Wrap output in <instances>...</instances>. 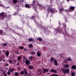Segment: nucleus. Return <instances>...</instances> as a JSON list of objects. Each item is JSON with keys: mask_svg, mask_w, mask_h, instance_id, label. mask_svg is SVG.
<instances>
[{"mask_svg": "<svg viewBox=\"0 0 76 76\" xmlns=\"http://www.w3.org/2000/svg\"><path fill=\"white\" fill-rule=\"evenodd\" d=\"M0 16L1 17H3L4 16V12H1V13Z\"/></svg>", "mask_w": 76, "mask_h": 76, "instance_id": "obj_9", "label": "nucleus"}, {"mask_svg": "<svg viewBox=\"0 0 76 76\" xmlns=\"http://www.w3.org/2000/svg\"><path fill=\"white\" fill-rule=\"evenodd\" d=\"M28 68L29 69H33L34 67H33V66L31 65H30V66H29Z\"/></svg>", "mask_w": 76, "mask_h": 76, "instance_id": "obj_16", "label": "nucleus"}, {"mask_svg": "<svg viewBox=\"0 0 76 76\" xmlns=\"http://www.w3.org/2000/svg\"><path fill=\"white\" fill-rule=\"evenodd\" d=\"M61 70H62L63 72H64V73H68L69 72V69H64L63 70V69L61 68Z\"/></svg>", "mask_w": 76, "mask_h": 76, "instance_id": "obj_2", "label": "nucleus"}, {"mask_svg": "<svg viewBox=\"0 0 76 76\" xmlns=\"http://www.w3.org/2000/svg\"><path fill=\"white\" fill-rule=\"evenodd\" d=\"M9 66V64H5V66Z\"/></svg>", "mask_w": 76, "mask_h": 76, "instance_id": "obj_36", "label": "nucleus"}, {"mask_svg": "<svg viewBox=\"0 0 76 76\" xmlns=\"http://www.w3.org/2000/svg\"><path fill=\"white\" fill-rule=\"evenodd\" d=\"M31 54L32 55H35V54H36V53L34 52H32L31 53Z\"/></svg>", "mask_w": 76, "mask_h": 76, "instance_id": "obj_20", "label": "nucleus"}, {"mask_svg": "<svg viewBox=\"0 0 76 76\" xmlns=\"http://www.w3.org/2000/svg\"><path fill=\"white\" fill-rule=\"evenodd\" d=\"M3 61H5V60L4 59V60H3Z\"/></svg>", "mask_w": 76, "mask_h": 76, "instance_id": "obj_49", "label": "nucleus"}, {"mask_svg": "<svg viewBox=\"0 0 76 76\" xmlns=\"http://www.w3.org/2000/svg\"><path fill=\"white\" fill-rule=\"evenodd\" d=\"M25 63L26 65H28L30 63V61L28 60H26Z\"/></svg>", "mask_w": 76, "mask_h": 76, "instance_id": "obj_4", "label": "nucleus"}, {"mask_svg": "<svg viewBox=\"0 0 76 76\" xmlns=\"http://www.w3.org/2000/svg\"><path fill=\"white\" fill-rule=\"evenodd\" d=\"M20 74H21V75H23V74H25V76H26V75H28V73L27 72H26V69H25L23 71L20 72Z\"/></svg>", "mask_w": 76, "mask_h": 76, "instance_id": "obj_1", "label": "nucleus"}, {"mask_svg": "<svg viewBox=\"0 0 76 76\" xmlns=\"http://www.w3.org/2000/svg\"><path fill=\"white\" fill-rule=\"evenodd\" d=\"M31 58H32V56H30L29 57V59L30 60H31Z\"/></svg>", "mask_w": 76, "mask_h": 76, "instance_id": "obj_33", "label": "nucleus"}, {"mask_svg": "<svg viewBox=\"0 0 76 76\" xmlns=\"http://www.w3.org/2000/svg\"><path fill=\"white\" fill-rule=\"evenodd\" d=\"M76 65H75V66H73L72 67V69H76Z\"/></svg>", "mask_w": 76, "mask_h": 76, "instance_id": "obj_17", "label": "nucleus"}, {"mask_svg": "<svg viewBox=\"0 0 76 76\" xmlns=\"http://www.w3.org/2000/svg\"><path fill=\"white\" fill-rule=\"evenodd\" d=\"M7 69H8V68H7Z\"/></svg>", "mask_w": 76, "mask_h": 76, "instance_id": "obj_55", "label": "nucleus"}, {"mask_svg": "<svg viewBox=\"0 0 76 76\" xmlns=\"http://www.w3.org/2000/svg\"><path fill=\"white\" fill-rule=\"evenodd\" d=\"M7 74L8 75H10V71L7 72Z\"/></svg>", "mask_w": 76, "mask_h": 76, "instance_id": "obj_22", "label": "nucleus"}, {"mask_svg": "<svg viewBox=\"0 0 76 76\" xmlns=\"http://www.w3.org/2000/svg\"><path fill=\"white\" fill-rule=\"evenodd\" d=\"M37 55L38 57H40L41 54L40 53H39V52H38L37 53Z\"/></svg>", "mask_w": 76, "mask_h": 76, "instance_id": "obj_15", "label": "nucleus"}, {"mask_svg": "<svg viewBox=\"0 0 76 76\" xmlns=\"http://www.w3.org/2000/svg\"><path fill=\"white\" fill-rule=\"evenodd\" d=\"M29 41H33V40L32 39H28Z\"/></svg>", "mask_w": 76, "mask_h": 76, "instance_id": "obj_27", "label": "nucleus"}, {"mask_svg": "<svg viewBox=\"0 0 76 76\" xmlns=\"http://www.w3.org/2000/svg\"><path fill=\"white\" fill-rule=\"evenodd\" d=\"M32 18L33 19H34V16H32Z\"/></svg>", "mask_w": 76, "mask_h": 76, "instance_id": "obj_45", "label": "nucleus"}, {"mask_svg": "<svg viewBox=\"0 0 76 76\" xmlns=\"http://www.w3.org/2000/svg\"><path fill=\"white\" fill-rule=\"evenodd\" d=\"M31 73L29 72L28 74V76H31Z\"/></svg>", "mask_w": 76, "mask_h": 76, "instance_id": "obj_38", "label": "nucleus"}, {"mask_svg": "<svg viewBox=\"0 0 76 76\" xmlns=\"http://www.w3.org/2000/svg\"><path fill=\"white\" fill-rule=\"evenodd\" d=\"M48 71H49V70L48 69H43V73H45V72H48Z\"/></svg>", "mask_w": 76, "mask_h": 76, "instance_id": "obj_5", "label": "nucleus"}, {"mask_svg": "<svg viewBox=\"0 0 76 76\" xmlns=\"http://www.w3.org/2000/svg\"><path fill=\"white\" fill-rule=\"evenodd\" d=\"M13 2L14 3H17V1L16 0H13Z\"/></svg>", "mask_w": 76, "mask_h": 76, "instance_id": "obj_26", "label": "nucleus"}, {"mask_svg": "<svg viewBox=\"0 0 76 76\" xmlns=\"http://www.w3.org/2000/svg\"><path fill=\"white\" fill-rule=\"evenodd\" d=\"M48 10H49V11H50V12H54L55 10L54 9H50L48 8Z\"/></svg>", "mask_w": 76, "mask_h": 76, "instance_id": "obj_3", "label": "nucleus"}, {"mask_svg": "<svg viewBox=\"0 0 76 76\" xmlns=\"http://www.w3.org/2000/svg\"><path fill=\"white\" fill-rule=\"evenodd\" d=\"M9 53L8 52H7L5 53V55H6V57H7L9 56Z\"/></svg>", "mask_w": 76, "mask_h": 76, "instance_id": "obj_12", "label": "nucleus"}, {"mask_svg": "<svg viewBox=\"0 0 76 76\" xmlns=\"http://www.w3.org/2000/svg\"><path fill=\"white\" fill-rule=\"evenodd\" d=\"M41 70L40 71H38V74H40V73H41Z\"/></svg>", "mask_w": 76, "mask_h": 76, "instance_id": "obj_37", "label": "nucleus"}, {"mask_svg": "<svg viewBox=\"0 0 76 76\" xmlns=\"http://www.w3.org/2000/svg\"><path fill=\"white\" fill-rule=\"evenodd\" d=\"M34 4H35V1H33V3L32 4V5L33 6L34 9H35V8H34V6H35Z\"/></svg>", "mask_w": 76, "mask_h": 76, "instance_id": "obj_19", "label": "nucleus"}, {"mask_svg": "<svg viewBox=\"0 0 76 76\" xmlns=\"http://www.w3.org/2000/svg\"><path fill=\"white\" fill-rule=\"evenodd\" d=\"M1 59H0V61H1Z\"/></svg>", "mask_w": 76, "mask_h": 76, "instance_id": "obj_53", "label": "nucleus"}, {"mask_svg": "<svg viewBox=\"0 0 76 76\" xmlns=\"http://www.w3.org/2000/svg\"><path fill=\"white\" fill-rule=\"evenodd\" d=\"M64 62H65V63H67V62L66 61V60H64Z\"/></svg>", "mask_w": 76, "mask_h": 76, "instance_id": "obj_43", "label": "nucleus"}, {"mask_svg": "<svg viewBox=\"0 0 76 76\" xmlns=\"http://www.w3.org/2000/svg\"><path fill=\"white\" fill-rule=\"evenodd\" d=\"M19 64L18 63L17 64V66H18V65H19Z\"/></svg>", "mask_w": 76, "mask_h": 76, "instance_id": "obj_44", "label": "nucleus"}, {"mask_svg": "<svg viewBox=\"0 0 76 76\" xmlns=\"http://www.w3.org/2000/svg\"><path fill=\"white\" fill-rule=\"evenodd\" d=\"M26 7L27 8H31V7L29 6V5L28 4H26L25 5Z\"/></svg>", "mask_w": 76, "mask_h": 76, "instance_id": "obj_10", "label": "nucleus"}, {"mask_svg": "<svg viewBox=\"0 0 76 76\" xmlns=\"http://www.w3.org/2000/svg\"><path fill=\"white\" fill-rule=\"evenodd\" d=\"M19 73L18 72H15V76H18L19 75Z\"/></svg>", "mask_w": 76, "mask_h": 76, "instance_id": "obj_21", "label": "nucleus"}, {"mask_svg": "<svg viewBox=\"0 0 76 76\" xmlns=\"http://www.w3.org/2000/svg\"><path fill=\"white\" fill-rule=\"evenodd\" d=\"M67 60L68 61H70L71 60V59L70 58H67Z\"/></svg>", "mask_w": 76, "mask_h": 76, "instance_id": "obj_31", "label": "nucleus"}, {"mask_svg": "<svg viewBox=\"0 0 76 76\" xmlns=\"http://www.w3.org/2000/svg\"><path fill=\"white\" fill-rule=\"evenodd\" d=\"M59 29H60L59 28H57L56 31H59Z\"/></svg>", "mask_w": 76, "mask_h": 76, "instance_id": "obj_41", "label": "nucleus"}, {"mask_svg": "<svg viewBox=\"0 0 76 76\" xmlns=\"http://www.w3.org/2000/svg\"><path fill=\"white\" fill-rule=\"evenodd\" d=\"M54 64L56 66H57V61L56 60L54 61Z\"/></svg>", "mask_w": 76, "mask_h": 76, "instance_id": "obj_7", "label": "nucleus"}, {"mask_svg": "<svg viewBox=\"0 0 76 76\" xmlns=\"http://www.w3.org/2000/svg\"><path fill=\"white\" fill-rule=\"evenodd\" d=\"M1 64H2V63H1Z\"/></svg>", "mask_w": 76, "mask_h": 76, "instance_id": "obj_56", "label": "nucleus"}, {"mask_svg": "<svg viewBox=\"0 0 76 76\" xmlns=\"http://www.w3.org/2000/svg\"><path fill=\"white\" fill-rule=\"evenodd\" d=\"M50 72H54L55 73H57V70H56L51 69L50 70Z\"/></svg>", "mask_w": 76, "mask_h": 76, "instance_id": "obj_6", "label": "nucleus"}, {"mask_svg": "<svg viewBox=\"0 0 76 76\" xmlns=\"http://www.w3.org/2000/svg\"><path fill=\"white\" fill-rule=\"evenodd\" d=\"M70 9H69L68 10H65V12H66V13H68V12H70Z\"/></svg>", "mask_w": 76, "mask_h": 76, "instance_id": "obj_14", "label": "nucleus"}, {"mask_svg": "<svg viewBox=\"0 0 76 76\" xmlns=\"http://www.w3.org/2000/svg\"><path fill=\"white\" fill-rule=\"evenodd\" d=\"M16 14H17V13L16 12H15V14H14V15H16Z\"/></svg>", "mask_w": 76, "mask_h": 76, "instance_id": "obj_40", "label": "nucleus"}, {"mask_svg": "<svg viewBox=\"0 0 76 76\" xmlns=\"http://www.w3.org/2000/svg\"><path fill=\"white\" fill-rule=\"evenodd\" d=\"M18 70H19L20 71V70H21V69H20V68H17Z\"/></svg>", "mask_w": 76, "mask_h": 76, "instance_id": "obj_32", "label": "nucleus"}, {"mask_svg": "<svg viewBox=\"0 0 76 76\" xmlns=\"http://www.w3.org/2000/svg\"><path fill=\"white\" fill-rule=\"evenodd\" d=\"M67 1H69L70 0H66Z\"/></svg>", "mask_w": 76, "mask_h": 76, "instance_id": "obj_48", "label": "nucleus"}, {"mask_svg": "<svg viewBox=\"0 0 76 76\" xmlns=\"http://www.w3.org/2000/svg\"><path fill=\"white\" fill-rule=\"evenodd\" d=\"M28 47H29L30 48H31V47H32V45L31 44H29L28 45Z\"/></svg>", "mask_w": 76, "mask_h": 76, "instance_id": "obj_25", "label": "nucleus"}, {"mask_svg": "<svg viewBox=\"0 0 76 76\" xmlns=\"http://www.w3.org/2000/svg\"><path fill=\"white\" fill-rule=\"evenodd\" d=\"M64 67H66V68L69 67V65L68 64H66L64 65Z\"/></svg>", "mask_w": 76, "mask_h": 76, "instance_id": "obj_11", "label": "nucleus"}, {"mask_svg": "<svg viewBox=\"0 0 76 76\" xmlns=\"http://www.w3.org/2000/svg\"><path fill=\"white\" fill-rule=\"evenodd\" d=\"M60 10H61H61H63V8H62L61 9H60Z\"/></svg>", "mask_w": 76, "mask_h": 76, "instance_id": "obj_42", "label": "nucleus"}, {"mask_svg": "<svg viewBox=\"0 0 76 76\" xmlns=\"http://www.w3.org/2000/svg\"><path fill=\"white\" fill-rule=\"evenodd\" d=\"M9 62H10V63H12V60H10Z\"/></svg>", "mask_w": 76, "mask_h": 76, "instance_id": "obj_39", "label": "nucleus"}, {"mask_svg": "<svg viewBox=\"0 0 76 76\" xmlns=\"http://www.w3.org/2000/svg\"><path fill=\"white\" fill-rule=\"evenodd\" d=\"M18 60H21V57L20 56H18Z\"/></svg>", "mask_w": 76, "mask_h": 76, "instance_id": "obj_23", "label": "nucleus"}, {"mask_svg": "<svg viewBox=\"0 0 76 76\" xmlns=\"http://www.w3.org/2000/svg\"><path fill=\"white\" fill-rule=\"evenodd\" d=\"M37 39L39 40V41H42V39L41 37H38L37 38Z\"/></svg>", "mask_w": 76, "mask_h": 76, "instance_id": "obj_18", "label": "nucleus"}, {"mask_svg": "<svg viewBox=\"0 0 76 76\" xmlns=\"http://www.w3.org/2000/svg\"><path fill=\"white\" fill-rule=\"evenodd\" d=\"M5 51L4 50H3L2 52L3 53H4V52H5Z\"/></svg>", "mask_w": 76, "mask_h": 76, "instance_id": "obj_46", "label": "nucleus"}, {"mask_svg": "<svg viewBox=\"0 0 76 76\" xmlns=\"http://www.w3.org/2000/svg\"><path fill=\"white\" fill-rule=\"evenodd\" d=\"M19 48L20 49H23V47H22L21 46L19 47Z\"/></svg>", "mask_w": 76, "mask_h": 76, "instance_id": "obj_28", "label": "nucleus"}, {"mask_svg": "<svg viewBox=\"0 0 76 76\" xmlns=\"http://www.w3.org/2000/svg\"><path fill=\"white\" fill-rule=\"evenodd\" d=\"M10 71L11 72H13V69H10Z\"/></svg>", "mask_w": 76, "mask_h": 76, "instance_id": "obj_29", "label": "nucleus"}, {"mask_svg": "<svg viewBox=\"0 0 76 76\" xmlns=\"http://www.w3.org/2000/svg\"><path fill=\"white\" fill-rule=\"evenodd\" d=\"M75 7H72L70 8V10H71V11H73L74 10V9H75Z\"/></svg>", "mask_w": 76, "mask_h": 76, "instance_id": "obj_8", "label": "nucleus"}, {"mask_svg": "<svg viewBox=\"0 0 76 76\" xmlns=\"http://www.w3.org/2000/svg\"><path fill=\"white\" fill-rule=\"evenodd\" d=\"M25 50H26V49L25 50H24V51H25Z\"/></svg>", "mask_w": 76, "mask_h": 76, "instance_id": "obj_52", "label": "nucleus"}, {"mask_svg": "<svg viewBox=\"0 0 76 76\" xmlns=\"http://www.w3.org/2000/svg\"><path fill=\"white\" fill-rule=\"evenodd\" d=\"M4 32V34H6V33H5V32Z\"/></svg>", "mask_w": 76, "mask_h": 76, "instance_id": "obj_51", "label": "nucleus"}, {"mask_svg": "<svg viewBox=\"0 0 76 76\" xmlns=\"http://www.w3.org/2000/svg\"><path fill=\"white\" fill-rule=\"evenodd\" d=\"M38 5H39V6H41V5H40V4H38Z\"/></svg>", "mask_w": 76, "mask_h": 76, "instance_id": "obj_50", "label": "nucleus"}, {"mask_svg": "<svg viewBox=\"0 0 76 76\" xmlns=\"http://www.w3.org/2000/svg\"><path fill=\"white\" fill-rule=\"evenodd\" d=\"M54 60V58L52 57L50 59V61H51V62H52V61H53Z\"/></svg>", "mask_w": 76, "mask_h": 76, "instance_id": "obj_24", "label": "nucleus"}, {"mask_svg": "<svg viewBox=\"0 0 76 76\" xmlns=\"http://www.w3.org/2000/svg\"><path fill=\"white\" fill-rule=\"evenodd\" d=\"M3 74L5 76H7V73H6V71H4L3 72Z\"/></svg>", "mask_w": 76, "mask_h": 76, "instance_id": "obj_13", "label": "nucleus"}, {"mask_svg": "<svg viewBox=\"0 0 76 76\" xmlns=\"http://www.w3.org/2000/svg\"><path fill=\"white\" fill-rule=\"evenodd\" d=\"M72 76H74L75 75V73H72Z\"/></svg>", "mask_w": 76, "mask_h": 76, "instance_id": "obj_30", "label": "nucleus"}, {"mask_svg": "<svg viewBox=\"0 0 76 76\" xmlns=\"http://www.w3.org/2000/svg\"><path fill=\"white\" fill-rule=\"evenodd\" d=\"M24 58H25V57H24Z\"/></svg>", "mask_w": 76, "mask_h": 76, "instance_id": "obj_54", "label": "nucleus"}, {"mask_svg": "<svg viewBox=\"0 0 76 76\" xmlns=\"http://www.w3.org/2000/svg\"><path fill=\"white\" fill-rule=\"evenodd\" d=\"M3 44L4 45V46H6L7 45V43H3Z\"/></svg>", "mask_w": 76, "mask_h": 76, "instance_id": "obj_34", "label": "nucleus"}, {"mask_svg": "<svg viewBox=\"0 0 76 76\" xmlns=\"http://www.w3.org/2000/svg\"><path fill=\"white\" fill-rule=\"evenodd\" d=\"M3 32V30H0V34H1Z\"/></svg>", "mask_w": 76, "mask_h": 76, "instance_id": "obj_35", "label": "nucleus"}, {"mask_svg": "<svg viewBox=\"0 0 76 76\" xmlns=\"http://www.w3.org/2000/svg\"><path fill=\"white\" fill-rule=\"evenodd\" d=\"M47 75H50V73H48L47 74Z\"/></svg>", "mask_w": 76, "mask_h": 76, "instance_id": "obj_47", "label": "nucleus"}]
</instances>
